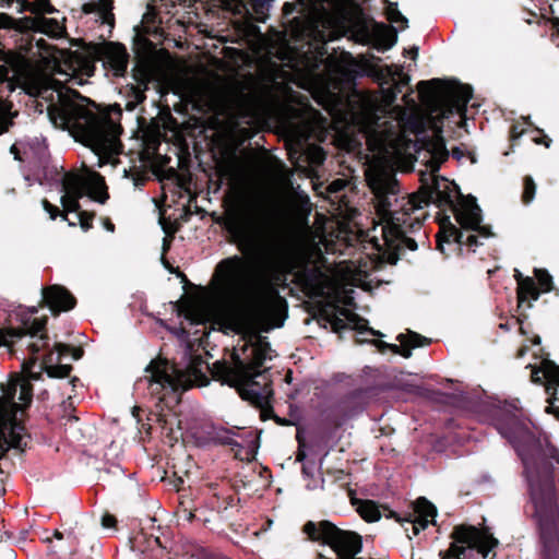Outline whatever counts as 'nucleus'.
I'll use <instances>...</instances> for the list:
<instances>
[{
    "label": "nucleus",
    "instance_id": "obj_24",
    "mask_svg": "<svg viewBox=\"0 0 559 559\" xmlns=\"http://www.w3.org/2000/svg\"><path fill=\"white\" fill-rule=\"evenodd\" d=\"M445 241L453 240L460 245H467L469 247H477L480 245L478 241V236L476 235H465L462 230L456 228L454 225H450L449 229L444 231Z\"/></svg>",
    "mask_w": 559,
    "mask_h": 559
},
{
    "label": "nucleus",
    "instance_id": "obj_22",
    "mask_svg": "<svg viewBox=\"0 0 559 559\" xmlns=\"http://www.w3.org/2000/svg\"><path fill=\"white\" fill-rule=\"evenodd\" d=\"M38 166L45 167L49 159V152L46 139L43 136H35L27 142V151Z\"/></svg>",
    "mask_w": 559,
    "mask_h": 559
},
{
    "label": "nucleus",
    "instance_id": "obj_12",
    "mask_svg": "<svg viewBox=\"0 0 559 559\" xmlns=\"http://www.w3.org/2000/svg\"><path fill=\"white\" fill-rule=\"evenodd\" d=\"M13 31L16 34L29 32H44L57 34L60 31L59 23L53 19L46 17H20L15 19L7 13H0V31Z\"/></svg>",
    "mask_w": 559,
    "mask_h": 559
},
{
    "label": "nucleus",
    "instance_id": "obj_7",
    "mask_svg": "<svg viewBox=\"0 0 559 559\" xmlns=\"http://www.w3.org/2000/svg\"><path fill=\"white\" fill-rule=\"evenodd\" d=\"M418 92L428 111L441 119L449 118L453 114L463 118L467 103L473 96L471 86L439 79L420 81Z\"/></svg>",
    "mask_w": 559,
    "mask_h": 559
},
{
    "label": "nucleus",
    "instance_id": "obj_48",
    "mask_svg": "<svg viewBox=\"0 0 559 559\" xmlns=\"http://www.w3.org/2000/svg\"><path fill=\"white\" fill-rule=\"evenodd\" d=\"M544 138H545V140H544V141H540V140H538V139H535L534 141H535L537 144H539V143H544L546 147H549V146H550V142H551V140H550V139H548L547 136H544Z\"/></svg>",
    "mask_w": 559,
    "mask_h": 559
},
{
    "label": "nucleus",
    "instance_id": "obj_37",
    "mask_svg": "<svg viewBox=\"0 0 559 559\" xmlns=\"http://www.w3.org/2000/svg\"><path fill=\"white\" fill-rule=\"evenodd\" d=\"M559 400L557 397L549 399V405L546 407L547 413L554 414L559 419Z\"/></svg>",
    "mask_w": 559,
    "mask_h": 559
},
{
    "label": "nucleus",
    "instance_id": "obj_17",
    "mask_svg": "<svg viewBox=\"0 0 559 559\" xmlns=\"http://www.w3.org/2000/svg\"><path fill=\"white\" fill-rule=\"evenodd\" d=\"M82 13L94 16L95 22L108 27V37L115 25L114 0H87L82 4Z\"/></svg>",
    "mask_w": 559,
    "mask_h": 559
},
{
    "label": "nucleus",
    "instance_id": "obj_10",
    "mask_svg": "<svg viewBox=\"0 0 559 559\" xmlns=\"http://www.w3.org/2000/svg\"><path fill=\"white\" fill-rule=\"evenodd\" d=\"M14 64V56L0 46V134L8 131L14 117L11 112V104L5 100V97L14 91V83L11 80Z\"/></svg>",
    "mask_w": 559,
    "mask_h": 559
},
{
    "label": "nucleus",
    "instance_id": "obj_2",
    "mask_svg": "<svg viewBox=\"0 0 559 559\" xmlns=\"http://www.w3.org/2000/svg\"><path fill=\"white\" fill-rule=\"evenodd\" d=\"M447 158L444 147L433 154L429 165L431 173L423 175L418 192L407 197H399L400 186L394 174L385 169H373L367 174L368 186L374 194L376 209L382 219L381 238L373 237V246L390 263H395L405 249H417L409 234L421 228L426 217L423 210L429 203L451 210L461 228L477 231L483 238L491 236L489 228L481 226V210L476 199L464 197L454 182L436 175Z\"/></svg>",
    "mask_w": 559,
    "mask_h": 559
},
{
    "label": "nucleus",
    "instance_id": "obj_51",
    "mask_svg": "<svg viewBox=\"0 0 559 559\" xmlns=\"http://www.w3.org/2000/svg\"><path fill=\"white\" fill-rule=\"evenodd\" d=\"M305 457H306V453L304 451L299 450L298 453H297V460L298 461H304Z\"/></svg>",
    "mask_w": 559,
    "mask_h": 559
},
{
    "label": "nucleus",
    "instance_id": "obj_14",
    "mask_svg": "<svg viewBox=\"0 0 559 559\" xmlns=\"http://www.w3.org/2000/svg\"><path fill=\"white\" fill-rule=\"evenodd\" d=\"M385 127H381L378 122L369 134V143L373 150L381 154L397 153L402 144V134L400 123L397 121H388Z\"/></svg>",
    "mask_w": 559,
    "mask_h": 559
},
{
    "label": "nucleus",
    "instance_id": "obj_38",
    "mask_svg": "<svg viewBox=\"0 0 559 559\" xmlns=\"http://www.w3.org/2000/svg\"><path fill=\"white\" fill-rule=\"evenodd\" d=\"M19 3L17 13H23L25 11H29L33 13V2H29L28 0H16Z\"/></svg>",
    "mask_w": 559,
    "mask_h": 559
},
{
    "label": "nucleus",
    "instance_id": "obj_55",
    "mask_svg": "<svg viewBox=\"0 0 559 559\" xmlns=\"http://www.w3.org/2000/svg\"><path fill=\"white\" fill-rule=\"evenodd\" d=\"M533 379H534L535 382H539L540 381V378L537 377V372L534 373Z\"/></svg>",
    "mask_w": 559,
    "mask_h": 559
},
{
    "label": "nucleus",
    "instance_id": "obj_25",
    "mask_svg": "<svg viewBox=\"0 0 559 559\" xmlns=\"http://www.w3.org/2000/svg\"><path fill=\"white\" fill-rule=\"evenodd\" d=\"M356 511L367 522L378 521L381 516L378 506L371 500H361L357 503Z\"/></svg>",
    "mask_w": 559,
    "mask_h": 559
},
{
    "label": "nucleus",
    "instance_id": "obj_44",
    "mask_svg": "<svg viewBox=\"0 0 559 559\" xmlns=\"http://www.w3.org/2000/svg\"><path fill=\"white\" fill-rule=\"evenodd\" d=\"M173 333L178 337V338H187L188 336V333L185 329L180 328V329H174L173 330Z\"/></svg>",
    "mask_w": 559,
    "mask_h": 559
},
{
    "label": "nucleus",
    "instance_id": "obj_6",
    "mask_svg": "<svg viewBox=\"0 0 559 559\" xmlns=\"http://www.w3.org/2000/svg\"><path fill=\"white\" fill-rule=\"evenodd\" d=\"M202 362L200 357H191L187 366L181 369L162 359L152 360L145 368V374L135 381L134 389L139 393L155 396L162 402L167 394L176 392L185 383L190 382L192 377L197 378L201 374Z\"/></svg>",
    "mask_w": 559,
    "mask_h": 559
},
{
    "label": "nucleus",
    "instance_id": "obj_23",
    "mask_svg": "<svg viewBox=\"0 0 559 559\" xmlns=\"http://www.w3.org/2000/svg\"><path fill=\"white\" fill-rule=\"evenodd\" d=\"M540 371L543 372V377L546 379V391L550 393L557 391L559 388V366L556 365L551 360H544L542 362Z\"/></svg>",
    "mask_w": 559,
    "mask_h": 559
},
{
    "label": "nucleus",
    "instance_id": "obj_45",
    "mask_svg": "<svg viewBox=\"0 0 559 559\" xmlns=\"http://www.w3.org/2000/svg\"><path fill=\"white\" fill-rule=\"evenodd\" d=\"M170 243H171V237H164V239H163V251H164V253L169 250Z\"/></svg>",
    "mask_w": 559,
    "mask_h": 559
},
{
    "label": "nucleus",
    "instance_id": "obj_39",
    "mask_svg": "<svg viewBox=\"0 0 559 559\" xmlns=\"http://www.w3.org/2000/svg\"><path fill=\"white\" fill-rule=\"evenodd\" d=\"M102 525L106 528L114 527L116 525V518L111 514H104L102 518Z\"/></svg>",
    "mask_w": 559,
    "mask_h": 559
},
{
    "label": "nucleus",
    "instance_id": "obj_47",
    "mask_svg": "<svg viewBox=\"0 0 559 559\" xmlns=\"http://www.w3.org/2000/svg\"><path fill=\"white\" fill-rule=\"evenodd\" d=\"M104 227L111 233L115 230V225L108 218L104 221Z\"/></svg>",
    "mask_w": 559,
    "mask_h": 559
},
{
    "label": "nucleus",
    "instance_id": "obj_9",
    "mask_svg": "<svg viewBox=\"0 0 559 559\" xmlns=\"http://www.w3.org/2000/svg\"><path fill=\"white\" fill-rule=\"evenodd\" d=\"M55 181L61 185L60 200L66 212H78L79 201L85 194L102 204L109 198L104 177L97 173H91L87 178L74 171L57 173Z\"/></svg>",
    "mask_w": 559,
    "mask_h": 559
},
{
    "label": "nucleus",
    "instance_id": "obj_60",
    "mask_svg": "<svg viewBox=\"0 0 559 559\" xmlns=\"http://www.w3.org/2000/svg\"><path fill=\"white\" fill-rule=\"evenodd\" d=\"M75 381H78V378H73L68 384H74Z\"/></svg>",
    "mask_w": 559,
    "mask_h": 559
},
{
    "label": "nucleus",
    "instance_id": "obj_41",
    "mask_svg": "<svg viewBox=\"0 0 559 559\" xmlns=\"http://www.w3.org/2000/svg\"><path fill=\"white\" fill-rule=\"evenodd\" d=\"M346 186L345 181L342 179L334 180L329 186L330 192H338Z\"/></svg>",
    "mask_w": 559,
    "mask_h": 559
},
{
    "label": "nucleus",
    "instance_id": "obj_42",
    "mask_svg": "<svg viewBox=\"0 0 559 559\" xmlns=\"http://www.w3.org/2000/svg\"><path fill=\"white\" fill-rule=\"evenodd\" d=\"M552 27L556 29V33L551 35L552 41L559 46V17L552 20Z\"/></svg>",
    "mask_w": 559,
    "mask_h": 559
},
{
    "label": "nucleus",
    "instance_id": "obj_46",
    "mask_svg": "<svg viewBox=\"0 0 559 559\" xmlns=\"http://www.w3.org/2000/svg\"><path fill=\"white\" fill-rule=\"evenodd\" d=\"M14 0H0V7L3 9H10Z\"/></svg>",
    "mask_w": 559,
    "mask_h": 559
},
{
    "label": "nucleus",
    "instance_id": "obj_33",
    "mask_svg": "<svg viewBox=\"0 0 559 559\" xmlns=\"http://www.w3.org/2000/svg\"><path fill=\"white\" fill-rule=\"evenodd\" d=\"M147 90V82L144 83V87H140V86H136V87H133L132 88V94H133V98H134V105H138V104H141L142 102L145 100L146 96H145V91Z\"/></svg>",
    "mask_w": 559,
    "mask_h": 559
},
{
    "label": "nucleus",
    "instance_id": "obj_50",
    "mask_svg": "<svg viewBox=\"0 0 559 559\" xmlns=\"http://www.w3.org/2000/svg\"><path fill=\"white\" fill-rule=\"evenodd\" d=\"M514 272H515L514 277H515V280L518 282V285H519L520 284V280H525V277L522 276L520 271L515 270Z\"/></svg>",
    "mask_w": 559,
    "mask_h": 559
},
{
    "label": "nucleus",
    "instance_id": "obj_52",
    "mask_svg": "<svg viewBox=\"0 0 559 559\" xmlns=\"http://www.w3.org/2000/svg\"><path fill=\"white\" fill-rule=\"evenodd\" d=\"M302 473L306 475V476H309L310 475V467L306 464L302 465Z\"/></svg>",
    "mask_w": 559,
    "mask_h": 559
},
{
    "label": "nucleus",
    "instance_id": "obj_30",
    "mask_svg": "<svg viewBox=\"0 0 559 559\" xmlns=\"http://www.w3.org/2000/svg\"><path fill=\"white\" fill-rule=\"evenodd\" d=\"M55 349L57 352V360L58 361L61 360L62 356L68 355L70 353H72V357H73L74 360L80 359L81 356H82V350L81 349H73L69 345H66L63 343H56L55 344Z\"/></svg>",
    "mask_w": 559,
    "mask_h": 559
},
{
    "label": "nucleus",
    "instance_id": "obj_13",
    "mask_svg": "<svg viewBox=\"0 0 559 559\" xmlns=\"http://www.w3.org/2000/svg\"><path fill=\"white\" fill-rule=\"evenodd\" d=\"M229 8H234L236 14L246 17L247 29L253 34L258 31L254 22L264 23L270 15L274 0H221Z\"/></svg>",
    "mask_w": 559,
    "mask_h": 559
},
{
    "label": "nucleus",
    "instance_id": "obj_3",
    "mask_svg": "<svg viewBox=\"0 0 559 559\" xmlns=\"http://www.w3.org/2000/svg\"><path fill=\"white\" fill-rule=\"evenodd\" d=\"M481 420L491 424L520 456L528 486L533 518L538 526L544 559H559V498L556 493L551 459L559 452L545 435H538L507 402L481 399L475 405Z\"/></svg>",
    "mask_w": 559,
    "mask_h": 559
},
{
    "label": "nucleus",
    "instance_id": "obj_43",
    "mask_svg": "<svg viewBox=\"0 0 559 559\" xmlns=\"http://www.w3.org/2000/svg\"><path fill=\"white\" fill-rule=\"evenodd\" d=\"M224 443L229 444V445H234V447L243 448V444H241L238 441H236L234 439V437L230 436L229 433L224 438Z\"/></svg>",
    "mask_w": 559,
    "mask_h": 559
},
{
    "label": "nucleus",
    "instance_id": "obj_59",
    "mask_svg": "<svg viewBox=\"0 0 559 559\" xmlns=\"http://www.w3.org/2000/svg\"><path fill=\"white\" fill-rule=\"evenodd\" d=\"M393 45V43H391L390 45H388L386 47H382L380 48V50H384V49H388V48H391V46Z\"/></svg>",
    "mask_w": 559,
    "mask_h": 559
},
{
    "label": "nucleus",
    "instance_id": "obj_27",
    "mask_svg": "<svg viewBox=\"0 0 559 559\" xmlns=\"http://www.w3.org/2000/svg\"><path fill=\"white\" fill-rule=\"evenodd\" d=\"M385 11L391 22L402 23V28L407 26V19L399 11L396 2H388Z\"/></svg>",
    "mask_w": 559,
    "mask_h": 559
},
{
    "label": "nucleus",
    "instance_id": "obj_58",
    "mask_svg": "<svg viewBox=\"0 0 559 559\" xmlns=\"http://www.w3.org/2000/svg\"><path fill=\"white\" fill-rule=\"evenodd\" d=\"M453 155H455L457 158H460V156H461L457 150L453 151Z\"/></svg>",
    "mask_w": 559,
    "mask_h": 559
},
{
    "label": "nucleus",
    "instance_id": "obj_49",
    "mask_svg": "<svg viewBox=\"0 0 559 559\" xmlns=\"http://www.w3.org/2000/svg\"><path fill=\"white\" fill-rule=\"evenodd\" d=\"M11 152L14 154L15 159H20V160H22V157L19 155V153H17V148H16V146H15V145H12V147H11Z\"/></svg>",
    "mask_w": 559,
    "mask_h": 559
},
{
    "label": "nucleus",
    "instance_id": "obj_4",
    "mask_svg": "<svg viewBox=\"0 0 559 559\" xmlns=\"http://www.w3.org/2000/svg\"><path fill=\"white\" fill-rule=\"evenodd\" d=\"M39 96L48 103L51 123L92 150L95 166L103 167L119 154L121 127L94 102L52 78L45 80Z\"/></svg>",
    "mask_w": 559,
    "mask_h": 559
},
{
    "label": "nucleus",
    "instance_id": "obj_57",
    "mask_svg": "<svg viewBox=\"0 0 559 559\" xmlns=\"http://www.w3.org/2000/svg\"><path fill=\"white\" fill-rule=\"evenodd\" d=\"M438 248H439V250H440V251H442V252H443V250H444V249H443L442 241H439V242H438Z\"/></svg>",
    "mask_w": 559,
    "mask_h": 559
},
{
    "label": "nucleus",
    "instance_id": "obj_5",
    "mask_svg": "<svg viewBox=\"0 0 559 559\" xmlns=\"http://www.w3.org/2000/svg\"><path fill=\"white\" fill-rule=\"evenodd\" d=\"M273 358V349L266 337L258 334L250 336L242 348V357L233 355V364L217 361L214 374L222 383L234 386L243 400L257 406H264L273 394L267 360Z\"/></svg>",
    "mask_w": 559,
    "mask_h": 559
},
{
    "label": "nucleus",
    "instance_id": "obj_53",
    "mask_svg": "<svg viewBox=\"0 0 559 559\" xmlns=\"http://www.w3.org/2000/svg\"><path fill=\"white\" fill-rule=\"evenodd\" d=\"M411 55H413V59H415L418 55V48L417 47H414L411 51Z\"/></svg>",
    "mask_w": 559,
    "mask_h": 559
},
{
    "label": "nucleus",
    "instance_id": "obj_1",
    "mask_svg": "<svg viewBox=\"0 0 559 559\" xmlns=\"http://www.w3.org/2000/svg\"><path fill=\"white\" fill-rule=\"evenodd\" d=\"M270 215L253 200L233 204L225 214V228L238 250L254 260L253 273L240 255L223 259L216 266L221 277V294L234 307L248 309L261 323L281 326L286 301L271 283L289 252L285 238H270Z\"/></svg>",
    "mask_w": 559,
    "mask_h": 559
},
{
    "label": "nucleus",
    "instance_id": "obj_8",
    "mask_svg": "<svg viewBox=\"0 0 559 559\" xmlns=\"http://www.w3.org/2000/svg\"><path fill=\"white\" fill-rule=\"evenodd\" d=\"M449 549L440 551L441 559H487L499 542L488 531L474 525H456L451 533ZM496 554L490 559H495Z\"/></svg>",
    "mask_w": 559,
    "mask_h": 559
},
{
    "label": "nucleus",
    "instance_id": "obj_18",
    "mask_svg": "<svg viewBox=\"0 0 559 559\" xmlns=\"http://www.w3.org/2000/svg\"><path fill=\"white\" fill-rule=\"evenodd\" d=\"M340 314L345 317V320L336 314L328 317V322L331 324L334 332H341L344 329L350 328L358 331L359 333H369L374 336H383L380 331H376L372 328L367 326V321L356 313H353L346 309H341Z\"/></svg>",
    "mask_w": 559,
    "mask_h": 559
},
{
    "label": "nucleus",
    "instance_id": "obj_21",
    "mask_svg": "<svg viewBox=\"0 0 559 559\" xmlns=\"http://www.w3.org/2000/svg\"><path fill=\"white\" fill-rule=\"evenodd\" d=\"M415 512L416 519L413 522L416 534L418 533L419 528L425 530L429 523H433L435 518L437 516L436 507L424 497L416 500Z\"/></svg>",
    "mask_w": 559,
    "mask_h": 559
},
{
    "label": "nucleus",
    "instance_id": "obj_11",
    "mask_svg": "<svg viewBox=\"0 0 559 559\" xmlns=\"http://www.w3.org/2000/svg\"><path fill=\"white\" fill-rule=\"evenodd\" d=\"M90 55L98 61H103L105 67L110 68L116 76H122L128 68L129 53L126 47L120 43L103 41L91 44Z\"/></svg>",
    "mask_w": 559,
    "mask_h": 559
},
{
    "label": "nucleus",
    "instance_id": "obj_29",
    "mask_svg": "<svg viewBox=\"0 0 559 559\" xmlns=\"http://www.w3.org/2000/svg\"><path fill=\"white\" fill-rule=\"evenodd\" d=\"M536 185L531 176L524 178V190L522 193V201L524 204H530L535 197Z\"/></svg>",
    "mask_w": 559,
    "mask_h": 559
},
{
    "label": "nucleus",
    "instance_id": "obj_61",
    "mask_svg": "<svg viewBox=\"0 0 559 559\" xmlns=\"http://www.w3.org/2000/svg\"><path fill=\"white\" fill-rule=\"evenodd\" d=\"M134 104L132 106H130V104H127V107H130V109L134 108Z\"/></svg>",
    "mask_w": 559,
    "mask_h": 559
},
{
    "label": "nucleus",
    "instance_id": "obj_35",
    "mask_svg": "<svg viewBox=\"0 0 559 559\" xmlns=\"http://www.w3.org/2000/svg\"><path fill=\"white\" fill-rule=\"evenodd\" d=\"M43 207L49 214L51 219H56V217L60 214L59 209L47 200H43Z\"/></svg>",
    "mask_w": 559,
    "mask_h": 559
},
{
    "label": "nucleus",
    "instance_id": "obj_54",
    "mask_svg": "<svg viewBox=\"0 0 559 559\" xmlns=\"http://www.w3.org/2000/svg\"><path fill=\"white\" fill-rule=\"evenodd\" d=\"M53 536L57 538V539H62L63 535L62 533H60L59 531H56Z\"/></svg>",
    "mask_w": 559,
    "mask_h": 559
},
{
    "label": "nucleus",
    "instance_id": "obj_32",
    "mask_svg": "<svg viewBox=\"0 0 559 559\" xmlns=\"http://www.w3.org/2000/svg\"><path fill=\"white\" fill-rule=\"evenodd\" d=\"M535 276L544 292H549L551 289L552 277L547 271L536 269Z\"/></svg>",
    "mask_w": 559,
    "mask_h": 559
},
{
    "label": "nucleus",
    "instance_id": "obj_36",
    "mask_svg": "<svg viewBox=\"0 0 559 559\" xmlns=\"http://www.w3.org/2000/svg\"><path fill=\"white\" fill-rule=\"evenodd\" d=\"M524 131H525V129L521 123H514L510 130L511 140L515 141V140L520 139L522 136V134L524 133Z\"/></svg>",
    "mask_w": 559,
    "mask_h": 559
},
{
    "label": "nucleus",
    "instance_id": "obj_40",
    "mask_svg": "<svg viewBox=\"0 0 559 559\" xmlns=\"http://www.w3.org/2000/svg\"><path fill=\"white\" fill-rule=\"evenodd\" d=\"M298 7H299V4L292 3V2H286L283 5V14L285 16H289V15L294 14L297 11Z\"/></svg>",
    "mask_w": 559,
    "mask_h": 559
},
{
    "label": "nucleus",
    "instance_id": "obj_20",
    "mask_svg": "<svg viewBox=\"0 0 559 559\" xmlns=\"http://www.w3.org/2000/svg\"><path fill=\"white\" fill-rule=\"evenodd\" d=\"M397 341L400 345L389 344L383 341L376 342V345L380 350L390 349L394 354H399L405 358H409L412 356V349L428 344L426 337L421 335L409 332L407 335L400 334L397 336Z\"/></svg>",
    "mask_w": 559,
    "mask_h": 559
},
{
    "label": "nucleus",
    "instance_id": "obj_28",
    "mask_svg": "<svg viewBox=\"0 0 559 559\" xmlns=\"http://www.w3.org/2000/svg\"><path fill=\"white\" fill-rule=\"evenodd\" d=\"M305 277H306L307 283L309 284V286L312 289L319 290V292L323 290V288H324L322 285L323 274L321 272H319L318 270H309V271L305 272Z\"/></svg>",
    "mask_w": 559,
    "mask_h": 559
},
{
    "label": "nucleus",
    "instance_id": "obj_31",
    "mask_svg": "<svg viewBox=\"0 0 559 559\" xmlns=\"http://www.w3.org/2000/svg\"><path fill=\"white\" fill-rule=\"evenodd\" d=\"M57 12L56 8L50 3V0H34L33 13L34 14H52Z\"/></svg>",
    "mask_w": 559,
    "mask_h": 559
},
{
    "label": "nucleus",
    "instance_id": "obj_19",
    "mask_svg": "<svg viewBox=\"0 0 559 559\" xmlns=\"http://www.w3.org/2000/svg\"><path fill=\"white\" fill-rule=\"evenodd\" d=\"M43 300L53 313L74 308L75 298L62 286L51 285L43 289Z\"/></svg>",
    "mask_w": 559,
    "mask_h": 559
},
{
    "label": "nucleus",
    "instance_id": "obj_16",
    "mask_svg": "<svg viewBox=\"0 0 559 559\" xmlns=\"http://www.w3.org/2000/svg\"><path fill=\"white\" fill-rule=\"evenodd\" d=\"M384 26L372 20H367L360 15L350 22L347 29L349 38L356 43L366 45L376 40L383 32Z\"/></svg>",
    "mask_w": 559,
    "mask_h": 559
},
{
    "label": "nucleus",
    "instance_id": "obj_34",
    "mask_svg": "<svg viewBox=\"0 0 559 559\" xmlns=\"http://www.w3.org/2000/svg\"><path fill=\"white\" fill-rule=\"evenodd\" d=\"M80 225L84 231H87L92 227L93 215L87 212L79 213Z\"/></svg>",
    "mask_w": 559,
    "mask_h": 559
},
{
    "label": "nucleus",
    "instance_id": "obj_63",
    "mask_svg": "<svg viewBox=\"0 0 559 559\" xmlns=\"http://www.w3.org/2000/svg\"><path fill=\"white\" fill-rule=\"evenodd\" d=\"M384 1H385V3L390 2L389 0H384Z\"/></svg>",
    "mask_w": 559,
    "mask_h": 559
},
{
    "label": "nucleus",
    "instance_id": "obj_15",
    "mask_svg": "<svg viewBox=\"0 0 559 559\" xmlns=\"http://www.w3.org/2000/svg\"><path fill=\"white\" fill-rule=\"evenodd\" d=\"M311 134V127L308 123H302L300 128L292 130L290 140L296 146L295 153H300L312 165H321L325 159V154L321 147L308 143Z\"/></svg>",
    "mask_w": 559,
    "mask_h": 559
},
{
    "label": "nucleus",
    "instance_id": "obj_26",
    "mask_svg": "<svg viewBox=\"0 0 559 559\" xmlns=\"http://www.w3.org/2000/svg\"><path fill=\"white\" fill-rule=\"evenodd\" d=\"M518 297L520 302H523L528 297L533 300H537L539 298V292L531 277L520 280V284L518 285Z\"/></svg>",
    "mask_w": 559,
    "mask_h": 559
},
{
    "label": "nucleus",
    "instance_id": "obj_62",
    "mask_svg": "<svg viewBox=\"0 0 559 559\" xmlns=\"http://www.w3.org/2000/svg\"><path fill=\"white\" fill-rule=\"evenodd\" d=\"M307 488H308V489H312L313 487H312L310 484H308V485H307Z\"/></svg>",
    "mask_w": 559,
    "mask_h": 559
},
{
    "label": "nucleus",
    "instance_id": "obj_56",
    "mask_svg": "<svg viewBox=\"0 0 559 559\" xmlns=\"http://www.w3.org/2000/svg\"><path fill=\"white\" fill-rule=\"evenodd\" d=\"M293 174L289 171V170H286V180L289 181V177L292 176Z\"/></svg>",
    "mask_w": 559,
    "mask_h": 559
}]
</instances>
